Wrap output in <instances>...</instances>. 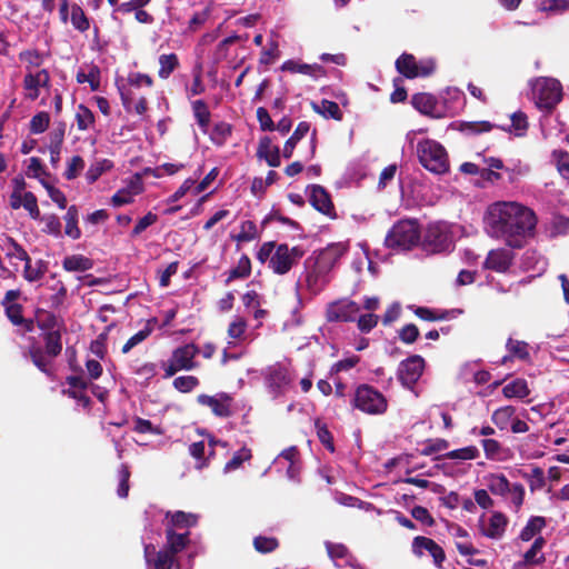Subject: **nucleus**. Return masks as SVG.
Wrapping results in <instances>:
<instances>
[{
  "label": "nucleus",
  "mask_w": 569,
  "mask_h": 569,
  "mask_svg": "<svg viewBox=\"0 0 569 569\" xmlns=\"http://www.w3.org/2000/svg\"><path fill=\"white\" fill-rule=\"evenodd\" d=\"M485 221L492 238L502 240L512 249H521L533 236L537 217L521 203L498 201L488 207Z\"/></svg>",
  "instance_id": "obj_1"
},
{
  "label": "nucleus",
  "mask_w": 569,
  "mask_h": 569,
  "mask_svg": "<svg viewBox=\"0 0 569 569\" xmlns=\"http://www.w3.org/2000/svg\"><path fill=\"white\" fill-rule=\"evenodd\" d=\"M37 327L42 331V347L34 338L31 339L28 347V357L31 362L49 378L53 377V360L62 351L61 328L63 320L52 311L42 308L36 309Z\"/></svg>",
  "instance_id": "obj_2"
},
{
  "label": "nucleus",
  "mask_w": 569,
  "mask_h": 569,
  "mask_svg": "<svg viewBox=\"0 0 569 569\" xmlns=\"http://www.w3.org/2000/svg\"><path fill=\"white\" fill-rule=\"evenodd\" d=\"M421 240V229L417 220L402 219L396 222L385 238L387 248L408 251L418 246Z\"/></svg>",
  "instance_id": "obj_3"
},
{
  "label": "nucleus",
  "mask_w": 569,
  "mask_h": 569,
  "mask_svg": "<svg viewBox=\"0 0 569 569\" xmlns=\"http://www.w3.org/2000/svg\"><path fill=\"white\" fill-rule=\"evenodd\" d=\"M419 162L423 168L436 174L449 171V158L446 149L439 142L430 139L417 144Z\"/></svg>",
  "instance_id": "obj_4"
},
{
  "label": "nucleus",
  "mask_w": 569,
  "mask_h": 569,
  "mask_svg": "<svg viewBox=\"0 0 569 569\" xmlns=\"http://www.w3.org/2000/svg\"><path fill=\"white\" fill-rule=\"evenodd\" d=\"M533 96L537 108L550 114L562 100V86L557 79L540 78L533 86Z\"/></svg>",
  "instance_id": "obj_5"
},
{
  "label": "nucleus",
  "mask_w": 569,
  "mask_h": 569,
  "mask_svg": "<svg viewBox=\"0 0 569 569\" xmlns=\"http://www.w3.org/2000/svg\"><path fill=\"white\" fill-rule=\"evenodd\" d=\"M352 405L368 415H382L388 409L386 397L372 386L366 383L356 389Z\"/></svg>",
  "instance_id": "obj_6"
},
{
  "label": "nucleus",
  "mask_w": 569,
  "mask_h": 569,
  "mask_svg": "<svg viewBox=\"0 0 569 569\" xmlns=\"http://www.w3.org/2000/svg\"><path fill=\"white\" fill-rule=\"evenodd\" d=\"M305 256V250L299 247L289 248L287 243L277 246L269 261V268L279 276L288 273L295 264Z\"/></svg>",
  "instance_id": "obj_7"
},
{
  "label": "nucleus",
  "mask_w": 569,
  "mask_h": 569,
  "mask_svg": "<svg viewBox=\"0 0 569 569\" xmlns=\"http://www.w3.org/2000/svg\"><path fill=\"white\" fill-rule=\"evenodd\" d=\"M425 359L419 355H413L402 360L398 367V380L400 383L412 390L423 373Z\"/></svg>",
  "instance_id": "obj_8"
},
{
  "label": "nucleus",
  "mask_w": 569,
  "mask_h": 569,
  "mask_svg": "<svg viewBox=\"0 0 569 569\" xmlns=\"http://www.w3.org/2000/svg\"><path fill=\"white\" fill-rule=\"evenodd\" d=\"M360 307L350 299H340L328 305L326 318L329 322H352L356 320Z\"/></svg>",
  "instance_id": "obj_9"
},
{
  "label": "nucleus",
  "mask_w": 569,
  "mask_h": 569,
  "mask_svg": "<svg viewBox=\"0 0 569 569\" xmlns=\"http://www.w3.org/2000/svg\"><path fill=\"white\" fill-rule=\"evenodd\" d=\"M422 248L428 253H440L449 249L451 241L447 231L438 224H430L422 239Z\"/></svg>",
  "instance_id": "obj_10"
},
{
  "label": "nucleus",
  "mask_w": 569,
  "mask_h": 569,
  "mask_svg": "<svg viewBox=\"0 0 569 569\" xmlns=\"http://www.w3.org/2000/svg\"><path fill=\"white\" fill-rule=\"evenodd\" d=\"M198 403L209 407L214 416L219 418H229L232 416L231 405L233 398L227 392H220L217 396L199 395L197 397Z\"/></svg>",
  "instance_id": "obj_11"
},
{
  "label": "nucleus",
  "mask_w": 569,
  "mask_h": 569,
  "mask_svg": "<svg viewBox=\"0 0 569 569\" xmlns=\"http://www.w3.org/2000/svg\"><path fill=\"white\" fill-rule=\"evenodd\" d=\"M422 550L428 551L438 568L442 567V563L446 560V553L441 546L431 538L417 536L412 540V551L415 555L421 557L423 555Z\"/></svg>",
  "instance_id": "obj_12"
},
{
  "label": "nucleus",
  "mask_w": 569,
  "mask_h": 569,
  "mask_svg": "<svg viewBox=\"0 0 569 569\" xmlns=\"http://www.w3.org/2000/svg\"><path fill=\"white\" fill-rule=\"evenodd\" d=\"M309 202L319 212L333 218L336 217V209L332 203L329 192L320 184H312L309 187Z\"/></svg>",
  "instance_id": "obj_13"
},
{
  "label": "nucleus",
  "mask_w": 569,
  "mask_h": 569,
  "mask_svg": "<svg viewBox=\"0 0 569 569\" xmlns=\"http://www.w3.org/2000/svg\"><path fill=\"white\" fill-rule=\"evenodd\" d=\"M513 260V253L509 249L499 248L488 252L483 267L496 272L507 271Z\"/></svg>",
  "instance_id": "obj_14"
},
{
  "label": "nucleus",
  "mask_w": 569,
  "mask_h": 569,
  "mask_svg": "<svg viewBox=\"0 0 569 569\" xmlns=\"http://www.w3.org/2000/svg\"><path fill=\"white\" fill-rule=\"evenodd\" d=\"M50 76L46 69H41L36 73H27L23 78V88L27 91V98L36 100L40 96V88H48Z\"/></svg>",
  "instance_id": "obj_15"
},
{
  "label": "nucleus",
  "mask_w": 569,
  "mask_h": 569,
  "mask_svg": "<svg viewBox=\"0 0 569 569\" xmlns=\"http://www.w3.org/2000/svg\"><path fill=\"white\" fill-rule=\"evenodd\" d=\"M198 353L199 348L197 345L187 343L174 349L171 359L181 370H192L198 366L197 362H194V358Z\"/></svg>",
  "instance_id": "obj_16"
},
{
  "label": "nucleus",
  "mask_w": 569,
  "mask_h": 569,
  "mask_svg": "<svg viewBox=\"0 0 569 569\" xmlns=\"http://www.w3.org/2000/svg\"><path fill=\"white\" fill-rule=\"evenodd\" d=\"M256 154L259 159H263L269 167L277 168L281 163L280 149L272 144V140L268 136L260 138Z\"/></svg>",
  "instance_id": "obj_17"
},
{
  "label": "nucleus",
  "mask_w": 569,
  "mask_h": 569,
  "mask_svg": "<svg viewBox=\"0 0 569 569\" xmlns=\"http://www.w3.org/2000/svg\"><path fill=\"white\" fill-rule=\"evenodd\" d=\"M411 104L416 110H418L420 113L433 118L440 117V114L437 112L438 108V100L437 98L427 92H418L415 93L411 97Z\"/></svg>",
  "instance_id": "obj_18"
},
{
  "label": "nucleus",
  "mask_w": 569,
  "mask_h": 569,
  "mask_svg": "<svg viewBox=\"0 0 569 569\" xmlns=\"http://www.w3.org/2000/svg\"><path fill=\"white\" fill-rule=\"evenodd\" d=\"M148 563L153 565V569H171L174 562V555L167 549L156 551L152 545L144 548Z\"/></svg>",
  "instance_id": "obj_19"
},
{
  "label": "nucleus",
  "mask_w": 569,
  "mask_h": 569,
  "mask_svg": "<svg viewBox=\"0 0 569 569\" xmlns=\"http://www.w3.org/2000/svg\"><path fill=\"white\" fill-rule=\"evenodd\" d=\"M281 70L289 71L291 73L307 74L315 79H317L319 77H325L327 74L326 69L321 64L299 63L293 60L284 61L281 66Z\"/></svg>",
  "instance_id": "obj_20"
},
{
  "label": "nucleus",
  "mask_w": 569,
  "mask_h": 569,
  "mask_svg": "<svg viewBox=\"0 0 569 569\" xmlns=\"http://www.w3.org/2000/svg\"><path fill=\"white\" fill-rule=\"evenodd\" d=\"M166 519H169L166 528H171L176 531V529H186L188 531L189 528L194 527L198 522V516L191 512L184 511H168L166 513Z\"/></svg>",
  "instance_id": "obj_21"
},
{
  "label": "nucleus",
  "mask_w": 569,
  "mask_h": 569,
  "mask_svg": "<svg viewBox=\"0 0 569 569\" xmlns=\"http://www.w3.org/2000/svg\"><path fill=\"white\" fill-rule=\"evenodd\" d=\"M506 349L508 355H506L501 360V363L503 365L513 360L515 358L522 361L530 360L529 345L526 341L509 338L506 342Z\"/></svg>",
  "instance_id": "obj_22"
},
{
  "label": "nucleus",
  "mask_w": 569,
  "mask_h": 569,
  "mask_svg": "<svg viewBox=\"0 0 569 569\" xmlns=\"http://www.w3.org/2000/svg\"><path fill=\"white\" fill-rule=\"evenodd\" d=\"M463 312L462 309H451V310H437L430 309L427 307H418L415 310V315L425 321H439V320H449L457 317V315H461Z\"/></svg>",
  "instance_id": "obj_23"
},
{
  "label": "nucleus",
  "mask_w": 569,
  "mask_h": 569,
  "mask_svg": "<svg viewBox=\"0 0 569 569\" xmlns=\"http://www.w3.org/2000/svg\"><path fill=\"white\" fill-rule=\"evenodd\" d=\"M346 252L347 247L343 243H331L319 252L317 263L331 268Z\"/></svg>",
  "instance_id": "obj_24"
},
{
  "label": "nucleus",
  "mask_w": 569,
  "mask_h": 569,
  "mask_svg": "<svg viewBox=\"0 0 569 569\" xmlns=\"http://www.w3.org/2000/svg\"><path fill=\"white\" fill-rule=\"evenodd\" d=\"M507 525V517L502 512L496 511L490 517L488 527L483 528L481 532L488 538L499 539L503 536Z\"/></svg>",
  "instance_id": "obj_25"
},
{
  "label": "nucleus",
  "mask_w": 569,
  "mask_h": 569,
  "mask_svg": "<svg viewBox=\"0 0 569 569\" xmlns=\"http://www.w3.org/2000/svg\"><path fill=\"white\" fill-rule=\"evenodd\" d=\"M306 288L312 295L320 293L327 286L328 279L319 268L308 269L306 271Z\"/></svg>",
  "instance_id": "obj_26"
},
{
  "label": "nucleus",
  "mask_w": 569,
  "mask_h": 569,
  "mask_svg": "<svg viewBox=\"0 0 569 569\" xmlns=\"http://www.w3.org/2000/svg\"><path fill=\"white\" fill-rule=\"evenodd\" d=\"M189 536V531L177 533L171 528H166V549L176 556L188 546Z\"/></svg>",
  "instance_id": "obj_27"
},
{
  "label": "nucleus",
  "mask_w": 569,
  "mask_h": 569,
  "mask_svg": "<svg viewBox=\"0 0 569 569\" xmlns=\"http://www.w3.org/2000/svg\"><path fill=\"white\" fill-rule=\"evenodd\" d=\"M310 130V123L307 121H301L296 127L293 133L287 139V141L283 144L282 149V156L286 159H290L293 154V150L297 146V143L306 137V134Z\"/></svg>",
  "instance_id": "obj_28"
},
{
  "label": "nucleus",
  "mask_w": 569,
  "mask_h": 569,
  "mask_svg": "<svg viewBox=\"0 0 569 569\" xmlns=\"http://www.w3.org/2000/svg\"><path fill=\"white\" fill-rule=\"evenodd\" d=\"M396 69L397 71L408 79H415L419 77L418 73V62L413 54L402 53L396 60Z\"/></svg>",
  "instance_id": "obj_29"
},
{
  "label": "nucleus",
  "mask_w": 569,
  "mask_h": 569,
  "mask_svg": "<svg viewBox=\"0 0 569 569\" xmlns=\"http://www.w3.org/2000/svg\"><path fill=\"white\" fill-rule=\"evenodd\" d=\"M62 267L69 272H84L93 268V260L83 254H71L63 259Z\"/></svg>",
  "instance_id": "obj_30"
},
{
  "label": "nucleus",
  "mask_w": 569,
  "mask_h": 569,
  "mask_svg": "<svg viewBox=\"0 0 569 569\" xmlns=\"http://www.w3.org/2000/svg\"><path fill=\"white\" fill-rule=\"evenodd\" d=\"M251 260L250 258L243 253L239 260L236 267L229 270L227 279L224 280V284H229L234 280L238 279H247L251 274Z\"/></svg>",
  "instance_id": "obj_31"
},
{
  "label": "nucleus",
  "mask_w": 569,
  "mask_h": 569,
  "mask_svg": "<svg viewBox=\"0 0 569 569\" xmlns=\"http://www.w3.org/2000/svg\"><path fill=\"white\" fill-rule=\"evenodd\" d=\"M312 109L315 112L321 114L326 119L341 121L343 118V113L339 104L331 100L322 99L320 104L313 102Z\"/></svg>",
  "instance_id": "obj_32"
},
{
  "label": "nucleus",
  "mask_w": 569,
  "mask_h": 569,
  "mask_svg": "<svg viewBox=\"0 0 569 569\" xmlns=\"http://www.w3.org/2000/svg\"><path fill=\"white\" fill-rule=\"evenodd\" d=\"M79 211L77 206L72 204L67 209L63 217L66 221L64 233L73 240L81 237V230L78 226Z\"/></svg>",
  "instance_id": "obj_33"
},
{
  "label": "nucleus",
  "mask_w": 569,
  "mask_h": 569,
  "mask_svg": "<svg viewBox=\"0 0 569 569\" xmlns=\"http://www.w3.org/2000/svg\"><path fill=\"white\" fill-rule=\"evenodd\" d=\"M529 393H530V390L528 388L527 381L525 379H520V378L510 381L502 388V395L508 399H511V398L523 399V398L528 397Z\"/></svg>",
  "instance_id": "obj_34"
},
{
  "label": "nucleus",
  "mask_w": 569,
  "mask_h": 569,
  "mask_svg": "<svg viewBox=\"0 0 569 569\" xmlns=\"http://www.w3.org/2000/svg\"><path fill=\"white\" fill-rule=\"evenodd\" d=\"M193 116L197 120L198 126L201 128L203 133L208 132L211 113L204 100H194L192 102Z\"/></svg>",
  "instance_id": "obj_35"
},
{
  "label": "nucleus",
  "mask_w": 569,
  "mask_h": 569,
  "mask_svg": "<svg viewBox=\"0 0 569 569\" xmlns=\"http://www.w3.org/2000/svg\"><path fill=\"white\" fill-rule=\"evenodd\" d=\"M231 238L239 243L250 242L260 238L257 224L251 220H244L240 224V232L231 234Z\"/></svg>",
  "instance_id": "obj_36"
},
{
  "label": "nucleus",
  "mask_w": 569,
  "mask_h": 569,
  "mask_svg": "<svg viewBox=\"0 0 569 569\" xmlns=\"http://www.w3.org/2000/svg\"><path fill=\"white\" fill-rule=\"evenodd\" d=\"M157 322L156 318L147 321L146 327L130 337L127 342L122 346V353H128L132 348L143 342L153 331V323Z\"/></svg>",
  "instance_id": "obj_37"
},
{
  "label": "nucleus",
  "mask_w": 569,
  "mask_h": 569,
  "mask_svg": "<svg viewBox=\"0 0 569 569\" xmlns=\"http://www.w3.org/2000/svg\"><path fill=\"white\" fill-rule=\"evenodd\" d=\"M516 408L512 406L500 407L491 415V421L500 429L505 430L512 422Z\"/></svg>",
  "instance_id": "obj_38"
},
{
  "label": "nucleus",
  "mask_w": 569,
  "mask_h": 569,
  "mask_svg": "<svg viewBox=\"0 0 569 569\" xmlns=\"http://www.w3.org/2000/svg\"><path fill=\"white\" fill-rule=\"evenodd\" d=\"M546 527V519L540 516L531 517L527 525L520 531L519 538L522 541L531 540L536 535H538Z\"/></svg>",
  "instance_id": "obj_39"
},
{
  "label": "nucleus",
  "mask_w": 569,
  "mask_h": 569,
  "mask_svg": "<svg viewBox=\"0 0 569 569\" xmlns=\"http://www.w3.org/2000/svg\"><path fill=\"white\" fill-rule=\"evenodd\" d=\"M489 490L497 496H506L510 491V482L502 473H491L487 477Z\"/></svg>",
  "instance_id": "obj_40"
},
{
  "label": "nucleus",
  "mask_w": 569,
  "mask_h": 569,
  "mask_svg": "<svg viewBox=\"0 0 569 569\" xmlns=\"http://www.w3.org/2000/svg\"><path fill=\"white\" fill-rule=\"evenodd\" d=\"M480 452L476 446H468L460 449H455L446 452L442 456L436 458L439 459H450V460H473L479 457Z\"/></svg>",
  "instance_id": "obj_41"
},
{
  "label": "nucleus",
  "mask_w": 569,
  "mask_h": 569,
  "mask_svg": "<svg viewBox=\"0 0 569 569\" xmlns=\"http://www.w3.org/2000/svg\"><path fill=\"white\" fill-rule=\"evenodd\" d=\"M232 133V126L228 122L220 121L216 123L210 133V140L213 144L221 147Z\"/></svg>",
  "instance_id": "obj_42"
},
{
  "label": "nucleus",
  "mask_w": 569,
  "mask_h": 569,
  "mask_svg": "<svg viewBox=\"0 0 569 569\" xmlns=\"http://www.w3.org/2000/svg\"><path fill=\"white\" fill-rule=\"evenodd\" d=\"M158 76L161 79H168L171 73L179 67L178 56L176 53L161 54L159 57Z\"/></svg>",
  "instance_id": "obj_43"
},
{
  "label": "nucleus",
  "mask_w": 569,
  "mask_h": 569,
  "mask_svg": "<svg viewBox=\"0 0 569 569\" xmlns=\"http://www.w3.org/2000/svg\"><path fill=\"white\" fill-rule=\"evenodd\" d=\"M47 270L48 262L44 260H38L34 267L31 266V262H26L23 269V278L29 282L38 281L44 276Z\"/></svg>",
  "instance_id": "obj_44"
},
{
  "label": "nucleus",
  "mask_w": 569,
  "mask_h": 569,
  "mask_svg": "<svg viewBox=\"0 0 569 569\" xmlns=\"http://www.w3.org/2000/svg\"><path fill=\"white\" fill-rule=\"evenodd\" d=\"M50 289L54 292L48 299L49 307L51 309H59L67 299V287L61 280H56V282L50 287Z\"/></svg>",
  "instance_id": "obj_45"
},
{
  "label": "nucleus",
  "mask_w": 569,
  "mask_h": 569,
  "mask_svg": "<svg viewBox=\"0 0 569 569\" xmlns=\"http://www.w3.org/2000/svg\"><path fill=\"white\" fill-rule=\"evenodd\" d=\"M100 68L96 64H92L88 73H84L83 71H79L77 73V82H88L92 91H98L100 88Z\"/></svg>",
  "instance_id": "obj_46"
},
{
  "label": "nucleus",
  "mask_w": 569,
  "mask_h": 569,
  "mask_svg": "<svg viewBox=\"0 0 569 569\" xmlns=\"http://www.w3.org/2000/svg\"><path fill=\"white\" fill-rule=\"evenodd\" d=\"M315 427L317 430V437L319 441L323 445L326 449H328L330 452H335V442H333V436L328 429L327 423L322 422L320 419H317L315 421Z\"/></svg>",
  "instance_id": "obj_47"
},
{
  "label": "nucleus",
  "mask_w": 569,
  "mask_h": 569,
  "mask_svg": "<svg viewBox=\"0 0 569 569\" xmlns=\"http://www.w3.org/2000/svg\"><path fill=\"white\" fill-rule=\"evenodd\" d=\"M76 121L80 131L88 130L94 123V114L87 106L81 103L77 109Z\"/></svg>",
  "instance_id": "obj_48"
},
{
  "label": "nucleus",
  "mask_w": 569,
  "mask_h": 569,
  "mask_svg": "<svg viewBox=\"0 0 569 569\" xmlns=\"http://www.w3.org/2000/svg\"><path fill=\"white\" fill-rule=\"evenodd\" d=\"M253 547L259 553H270L279 547V541L274 537L257 536Z\"/></svg>",
  "instance_id": "obj_49"
},
{
  "label": "nucleus",
  "mask_w": 569,
  "mask_h": 569,
  "mask_svg": "<svg viewBox=\"0 0 569 569\" xmlns=\"http://www.w3.org/2000/svg\"><path fill=\"white\" fill-rule=\"evenodd\" d=\"M252 457L251 450L242 447L240 450L236 451L232 458L226 463L224 470L232 471L238 469L244 461L250 460Z\"/></svg>",
  "instance_id": "obj_50"
},
{
  "label": "nucleus",
  "mask_w": 569,
  "mask_h": 569,
  "mask_svg": "<svg viewBox=\"0 0 569 569\" xmlns=\"http://www.w3.org/2000/svg\"><path fill=\"white\" fill-rule=\"evenodd\" d=\"M50 123V116L48 112L41 111L34 114L30 120L31 133L39 134L44 132Z\"/></svg>",
  "instance_id": "obj_51"
},
{
  "label": "nucleus",
  "mask_w": 569,
  "mask_h": 569,
  "mask_svg": "<svg viewBox=\"0 0 569 569\" xmlns=\"http://www.w3.org/2000/svg\"><path fill=\"white\" fill-rule=\"evenodd\" d=\"M552 158L556 162L558 172L563 178H569V153L565 150H553Z\"/></svg>",
  "instance_id": "obj_52"
},
{
  "label": "nucleus",
  "mask_w": 569,
  "mask_h": 569,
  "mask_svg": "<svg viewBox=\"0 0 569 569\" xmlns=\"http://www.w3.org/2000/svg\"><path fill=\"white\" fill-rule=\"evenodd\" d=\"M199 385V379L194 376H180L173 380V387L183 393L192 391Z\"/></svg>",
  "instance_id": "obj_53"
},
{
  "label": "nucleus",
  "mask_w": 569,
  "mask_h": 569,
  "mask_svg": "<svg viewBox=\"0 0 569 569\" xmlns=\"http://www.w3.org/2000/svg\"><path fill=\"white\" fill-rule=\"evenodd\" d=\"M71 23L77 30L81 32L87 31L90 27L88 18L79 6L72 7Z\"/></svg>",
  "instance_id": "obj_54"
},
{
  "label": "nucleus",
  "mask_w": 569,
  "mask_h": 569,
  "mask_svg": "<svg viewBox=\"0 0 569 569\" xmlns=\"http://www.w3.org/2000/svg\"><path fill=\"white\" fill-rule=\"evenodd\" d=\"M211 14L210 6L206 7L202 11L196 12L188 23V31L196 32L198 31L209 19Z\"/></svg>",
  "instance_id": "obj_55"
},
{
  "label": "nucleus",
  "mask_w": 569,
  "mask_h": 569,
  "mask_svg": "<svg viewBox=\"0 0 569 569\" xmlns=\"http://www.w3.org/2000/svg\"><path fill=\"white\" fill-rule=\"evenodd\" d=\"M419 335V329L415 323H408L398 331L399 339L406 345L416 342Z\"/></svg>",
  "instance_id": "obj_56"
},
{
  "label": "nucleus",
  "mask_w": 569,
  "mask_h": 569,
  "mask_svg": "<svg viewBox=\"0 0 569 569\" xmlns=\"http://www.w3.org/2000/svg\"><path fill=\"white\" fill-rule=\"evenodd\" d=\"M41 220L44 222L43 232L54 237L61 236V222L58 216L47 214Z\"/></svg>",
  "instance_id": "obj_57"
},
{
  "label": "nucleus",
  "mask_w": 569,
  "mask_h": 569,
  "mask_svg": "<svg viewBox=\"0 0 569 569\" xmlns=\"http://www.w3.org/2000/svg\"><path fill=\"white\" fill-rule=\"evenodd\" d=\"M130 470L127 465H121L119 470V486L117 493L120 498H127L129 495V479H130Z\"/></svg>",
  "instance_id": "obj_58"
},
{
  "label": "nucleus",
  "mask_w": 569,
  "mask_h": 569,
  "mask_svg": "<svg viewBox=\"0 0 569 569\" xmlns=\"http://www.w3.org/2000/svg\"><path fill=\"white\" fill-rule=\"evenodd\" d=\"M133 430L138 433H151V435H161L162 430L159 427L152 425V422L148 419H143L140 417H136L133 419Z\"/></svg>",
  "instance_id": "obj_59"
},
{
  "label": "nucleus",
  "mask_w": 569,
  "mask_h": 569,
  "mask_svg": "<svg viewBox=\"0 0 569 569\" xmlns=\"http://www.w3.org/2000/svg\"><path fill=\"white\" fill-rule=\"evenodd\" d=\"M492 128L489 121H469L460 124V130L469 133L489 132Z\"/></svg>",
  "instance_id": "obj_60"
},
{
  "label": "nucleus",
  "mask_w": 569,
  "mask_h": 569,
  "mask_svg": "<svg viewBox=\"0 0 569 569\" xmlns=\"http://www.w3.org/2000/svg\"><path fill=\"white\" fill-rule=\"evenodd\" d=\"M40 182L47 189L50 199L54 203H57V206L60 209H66V207H67V198H66L64 193L60 189L51 186L50 183H48L43 179H41Z\"/></svg>",
  "instance_id": "obj_61"
},
{
  "label": "nucleus",
  "mask_w": 569,
  "mask_h": 569,
  "mask_svg": "<svg viewBox=\"0 0 569 569\" xmlns=\"http://www.w3.org/2000/svg\"><path fill=\"white\" fill-rule=\"evenodd\" d=\"M23 208L29 212L30 217L34 220L40 219V210L38 207L37 197L31 192L27 191L23 193Z\"/></svg>",
  "instance_id": "obj_62"
},
{
  "label": "nucleus",
  "mask_w": 569,
  "mask_h": 569,
  "mask_svg": "<svg viewBox=\"0 0 569 569\" xmlns=\"http://www.w3.org/2000/svg\"><path fill=\"white\" fill-rule=\"evenodd\" d=\"M378 321H379V316H377L372 312H369L366 315H361L358 318L357 326L361 332L368 333L378 325Z\"/></svg>",
  "instance_id": "obj_63"
},
{
  "label": "nucleus",
  "mask_w": 569,
  "mask_h": 569,
  "mask_svg": "<svg viewBox=\"0 0 569 569\" xmlns=\"http://www.w3.org/2000/svg\"><path fill=\"white\" fill-rule=\"evenodd\" d=\"M529 487L531 491L540 490L546 485L545 472L540 467H535L528 476Z\"/></svg>",
  "instance_id": "obj_64"
}]
</instances>
